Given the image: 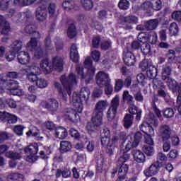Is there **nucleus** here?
Returning <instances> with one entry per match:
<instances>
[{
	"label": "nucleus",
	"mask_w": 181,
	"mask_h": 181,
	"mask_svg": "<svg viewBox=\"0 0 181 181\" xmlns=\"http://www.w3.org/2000/svg\"><path fill=\"white\" fill-rule=\"evenodd\" d=\"M61 83L63 86V88L60 89V83L55 82L54 87L58 89L59 94L62 97L64 101H67V94L70 95L71 94V89L74 86H76L78 81L74 74H70L68 78L65 75H62L60 78Z\"/></svg>",
	"instance_id": "1"
},
{
	"label": "nucleus",
	"mask_w": 181,
	"mask_h": 181,
	"mask_svg": "<svg viewBox=\"0 0 181 181\" xmlns=\"http://www.w3.org/2000/svg\"><path fill=\"white\" fill-rule=\"evenodd\" d=\"M142 139V134L139 132H137L134 136L132 137H128L126 140V145L124 148L121 149V153L117 163H127L128 160H129V158H131V154L128 153L132 148H136Z\"/></svg>",
	"instance_id": "2"
},
{
	"label": "nucleus",
	"mask_w": 181,
	"mask_h": 181,
	"mask_svg": "<svg viewBox=\"0 0 181 181\" xmlns=\"http://www.w3.org/2000/svg\"><path fill=\"white\" fill-rule=\"evenodd\" d=\"M154 127H158V121L155 119V117L148 119L146 122H144L143 124L140 126V129L144 132L145 136V141L147 145H150V146H153L155 142L153 141V139L152 136H155V130H153Z\"/></svg>",
	"instance_id": "3"
},
{
	"label": "nucleus",
	"mask_w": 181,
	"mask_h": 181,
	"mask_svg": "<svg viewBox=\"0 0 181 181\" xmlns=\"http://www.w3.org/2000/svg\"><path fill=\"white\" fill-rule=\"evenodd\" d=\"M8 75L5 74H0L1 84H3L4 88L8 90V94L11 95H23V90L19 89V83L13 80H8Z\"/></svg>",
	"instance_id": "4"
},
{
	"label": "nucleus",
	"mask_w": 181,
	"mask_h": 181,
	"mask_svg": "<svg viewBox=\"0 0 181 181\" xmlns=\"http://www.w3.org/2000/svg\"><path fill=\"white\" fill-rule=\"evenodd\" d=\"M90 94H91V92L90 91V89L87 88H82L81 89L80 95L77 93H73L71 102L78 112H82L83 101H88Z\"/></svg>",
	"instance_id": "5"
},
{
	"label": "nucleus",
	"mask_w": 181,
	"mask_h": 181,
	"mask_svg": "<svg viewBox=\"0 0 181 181\" xmlns=\"http://www.w3.org/2000/svg\"><path fill=\"white\" fill-rule=\"evenodd\" d=\"M84 64L88 69L87 75H84L83 68H81V66H76V73L78 75V77H79L80 78H86V84H88V83H90V81L93 80V76L95 73V68L93 66V61H91V58H90V57L86 58Z\"/></svg>",
	"instance_id": "6"
},
{
	"label": "nucleus",
	"mask_w": 181,
	"mask_h": 181,
	"mask_svg": "<svg viewBox=\"0 0 181 181\" xmlns=\"http://www.w3.org/2000/svg\"><path fill=\"white\" fill-rule=\"evenodd\" d=\"M50 2L51 0H40V6L35 11V17L40 22H44L45 19H47V5Z\"/></svg>",
	"instance_id": "7"
},
{
	"label": "nucleus",
	"mask_w": 181,
	"mask_h": 181,
	"mask_svg": "<svg viewBox=\"0 0 181 181\" xmlns=\"http://www.w3.org/2000/svg\"><path fill=\"white\" fill-rule=\"evenodd\" d=\"M110 138L101 137V144L103 146H107V153L111 156L115 152V144L119 141V138H118V136H113L112 139Z\"/></svg>",
	"instance_id": "8"
},
{
	"label": "nucleus",
	"mask_w": 181,
	"mask_h": 181,
	"mask_svg": "<svg viewBox=\"0 0 181 181\" xmlns=\"http://www.w3.org/2000/svg\"><path fill=\"white\" fill-rule=\"evenodd\" d=\"M119 167L117 175L118 178L116 181H136L138 177L136 176H133L130 178H128L127 176V173H128V170H129V165L125 163H117Z\"/></svg>",
	"instance_id": "9"
},
{
	"label": "nucleus",
	"mask_w": 181,
	"mask_h": 181,
	"mask_svg": "<svg viewBox=\"0 0 181 181\" xmlns=\"http://www.w3.org/2000/svg\"><path fill=\"white\" fill-rule=\"evenodd\" d=\"M24 71L26 73L28 80L33 83L37 81V76L40 74V68L36 64H34L32 66H27Z\"/></svg>",
	"instance_id": "10"
},
{
	"label": "nucleus",
	"mask_w": 181,
	"mask_h": 181,
	"mask_svg": "<svg viewBox=\"0 0 181 181\" xmlns=\"http://www.w3.org/2000/svg\"><path fill=\"white\" fill-rule=\"evenodd\" d=\"M142 8L144 11H160L162 9V1L160 0H150L146 1L142 4Z\"/></svg>",
	"instance_id": "11"
},
{
	"label": "nucleus",
	"mask_w": 181,
	"mask_h": 181,
	"mask_svg": "<svg viewBox=\"0 0 181 181\" xmlns=\"http://www.w3.org/2000/svg\"><path fill=\"white\" fill-rule=\"evenodd\" d=\"M41 106H42L43 108H46L51 112H56V111L59 110V101L53 98L48 99L46 101L41 102Z\"/></svg>",
	"instance_id": "12"
},
{
	"label": "nucleus",
	"mask_w": 181,
	"mask_h": 181,
	"mask_svg": "<svg viewBox=\"0 0 181 181\" xmlns=\"http://www.w3.org/2000/svg\"><path fill=\"white\" fill-rule=\"evenodd\" d=\"M107 83H111V79L108 74L104 71H99L96 75V84L99 87H103Z\"/></svg>",
	"instance_id": "13"
},
{
	"label": "nucleus",
	"mask_w": 181,
	"mask_h": 181,
	"mask_svg": "<svg viewBox=\"0 0 181 181\" xmlns=\"http://www.w3.org/2000/svg\"><path fill=\"white\" fill-rule=\"evenodd\" d=\"M74 107L75 108L74 110L69 108L65 110L64 117L66 119L71 121V122H76V121L80 119V116L77 115V112H78V111H77L76 107Z\"/></svg>",
	"instance_id": "14"
},
{
	"label": "nucleus",
	"mask_w": 181,
	"mask_h": 181,
	"mask_svg": "<svg viewBox=\"0 0 181 181\" xmlns=\"http://www.w3.org/2000/svg\"><path fill=\"white\" fill-rule=\"evenodd\" d=\"M123 62L126 64V66H134L136 63L135 55L133 54L132 52L126 50L123 52Z\"/></svg>",
	"instance_id": "15"
},
{
	"label": "nucleus",
	"mask_w": 181,
	"mask_h": 181,
	"mask_svg": "<svg viewBox=\"0 0 181 181\" xmlns=\"http://www.w3.org/2000/svg\"><path fill=\"white\" fill-rule=\"evenodd\" d=\"M166 84L173 93H176L177 91L179 94L181 93V83H177L176 80L172 78H167Z\"/></svg>",
	"instance_id": "16"
},
{
	"label": "nucleus",
	"mask_w": 181,
	"mask_h": 181,
	"mask_svg": "<svg viewBox=\"0 0 181 181\" xmlns=\"http://www.w3.org/2000/svg\"><path fill=\"white\" fill-rule=\"evenodd\" d=\"M124 22L126 24L124 29L126 30H131V29L134 28L132 25H136V23H138V17L132 15L127 16L124 18Z\"/></svg>",
	"instance_id": "17"
},
{
	"label": "nucleus",
	"mask_w": 181,
	"mask_h": 181,
	"mask_svg": "<svg viewBox=\"0 0 181 181\" xmlns=\"http://www.w3.org/2000/svg\"><path fill=\"white\" fill-rule=\"evenodd\" d=\"M159 134L163 140L169 139L172 134V128L169 125L162 124L160 127Z\"/></svg>",
	"instance_id": "18"
},
{
	"label": "nucleus",
	"mask_w": 181,
	"mask_h": 181,
	"mask_svg": "<svg viewBox=\"0 0 181 181\" xmlns=\"http://www.w3.org/2000/svg\"><path fill=\"white\" fill-rule=\"evenodd\" d=\"M0 28H1V35H8L11 32V24L1 15H0Z\"/></svg>",
	"instance_id": "19"
},
{
	"label": "nucleus",
	"mask_w": 181,
	"mask_h": 181,
	"mask_svg": "<svg viewBox=\"0 0 181 181\" xmlns=\"http://www.w3.org/2000/svg\"><path fill=\"white\" fill-rule=\"evenodd\" d=\"M103 117L104 113L93 111L91 122L95 127H100L103 125Z\"/></svg>",
	"instance_id": "20"
},
{
	"label": "nucleus",
	"mask_w": 181,
	"mask_h": 181,
	"mask_svg": "<svg viewBox=\"0 0 181 181\" xmlns=\"http://www.w3.org/2000/svg\"><path fill=\"white\" fill-rule=\"evenodd\" d=\"M51 69L62 71L63 70V58L62 57H55L52 59Z\"/></svg>",
	"instance_id": "21"
},
{
	"label": "nucleus",
	"mask_w": 181,
	"mask_h": 181,
	"mask_svg": "<svg viewBox=\"0 0 181 181\" xmlns=\"http://www.w3.org/2000/svg\"><path fill=\"white\" fill-rule=\"evenodd\" d=\"M42 145H38L36 143L29 145L27 148L24 149L25 153H29L30 155H36L39 152V149H43Z\"/></svg>",
	"instance_id": "22"
},
{
	"label": "nucleus",
	"mask_w": 181,
	"mask_h": 181,
	"mask_svg": "<svg viewBox=\"0 0 181 181\" xmlns=\"http://www.w3.org/2000/svg\"><path fill=\"white\" fill-rule=\"evenodd\" d=\"M17 59L18 60V63L21 64H28L29 62H30V56H29V53L23 51L19 52L17 56Z\"/></svg>",
	"instance_id": "23"
},
{
	"label": "nucleus",
	"mask_w": 181,
	"mask_h": 181,
	"mask_svg": "<svg viewBox=\"0 0 181 181\" xmlns=\"http://www.w3.org/2000/svg\"><path fill=\"white\" fill-rule=\"evenodd\" d=\"M107 107L108 102H107V100H99L96 103L93 111L95 112H101L102 114H104V111L107 109Z\"/></svg>",
	"instance_id": "24"
},
{
	"label": "nucleus",
	"mask_w": 181,
	"mask_h": 181,
	"mask_svg": "<svg viewBox=\"0 0 181 181\" xmlns=\"http://www.w3.org/2000/svg\"><path fill=\"white\" fill-rule=\"evenodd\" d=\"M23 46V42L20 40H16L11 45L10 52H13L14 53L18 54L20 50H22Z\"/></svg>",
	"instance_id": "25"
},
{
	"label": "nucleus",
	"mask_w": 181,
	"mask_h": 181,
	"mask_svg": "<svg viewBox=\"0 0 181 181\" xmlns=\"http://www.w3.org/2000/svg\"><path fill=\"white\" fill-rule=\"evenodd\" d=\"M40 73L44 71V73L49 74L52 71V66H49V59H45L41 61L40 64Z\"/></svg>",
	"instance_id": "26"
},
{
	"label": "nucleus",
	"mask_w": 181,
	"mask_h": 181,
	"mask_svg": "<svg viewBox=\"0 0 181 181\" xmlns=\"http://www.w3.org/2000/svg\"><path fill=\"white\" fill-rule=\"evenodd\" d=\"M70 59L74 63H77L80 56H78V51H77V46L73 44L71 47Z\"/></svg>",
	"instance_id": "27"
},
{
	"label": "nucleus",
	"mask_w": 181,
	"mask_h": 181,
	"mask_svg": "<svg viewBox=\"0 0 181 181\" xmlns=\"http://www.w3.org/2000/svg\"><path fill=\"white\" fill-rule=\"evenodd\" d=\"M170 74H172V68L170 66V64H167L163 67L161 72L162 80H167L168 78H170V77H169Z\"/></svg>",
	"instance_id": "28"
},
{
	"label": "nucleus",
	"mask_w": 181,
	"mask_h": 181,
	"mask_svg": "<svg viewBox=\"0 0 181 181\" xmlns=\"http://www.w3.org/2000/svg\"><path fill=\"white\" fill-rule=\"evenodd\" d=\"M67 130L64 127H58L55 130V136L59 139H64L67 138Z\"/></svg>",
	"instance_id": "29"
},
{
	"label": "nucleus",
	"mask_w": 181,
	"mask_h": 181,
	"mask_svg": "<svg viewBox=\"0 0 181 181\" xmlns=\"http://www.w3.org/2000/svg\"><path fill=\"white\" fill-rule=\"evenodd\" d=\"M132 155L136 162H138L139 163H143V162L145 160V154H144L142 151L139 150L133 151Z\"/></svg>",
	"instance_id": "30"
},
{
	"label": "nucleus",
	"mask_w": 181,
	"mask_h": 181,
	"mask_svg": "<svg viewBox=\"0 0 181 181\" xmlns=\"http://www.w3.org/2000/svg\"><path fill=\"white\" fill-rule=\"evenodd\" d=\"M80 4L83 9L90 12L94 8V2L93 0H80Z\"/></svg>",
	"instance_id": "31"
},
{
	"label": "nucleus",
	"mask_w": 181,
	"mask_h": 181,
	"mask_svg": "<svg viewBox=\"0 0 181 181\" xmlns=\"http://www.w3.org/2000/svg\"><path fill=\"white\" fill-rule=\"evenodd\" d=\"M158 173V167L152 164L148 168L144 170V174L146 177H151V176H155Z\"/></svg>",
	"instance_id": "32"
},
{
	"label": "nucleus",
	"mask_w": 181,
	"mask_h": 181,
	"mask_svg": "<svg viewBox=\"0 0 181 181\" xmlns=\"http://www.w3.org/2000/svg\"><path fill=\"white\" fill-rule=\"evenodd\" d=\"M37 0H13L14 5L18 6H29L33 5Z\"/></svg>",
	"instance_id": "33"
},
{
	"label": "nucleus",
	"mask_w": 181,
	"mask_h": 181,
	"mask_svg": "<svg viewBox=\"0 0 181 181\" xmlns=\"http://www.w3.org/2000/svg\"><path fill=\"white\" fill-rule=\"evenodd\" d=\"M159 25V21L158 19L150 20L146 23V29L147 30H153Z\"/></svg>",
	"instance_id": "34"
},
{
	"label": "nucleus",
	"mask_w": 181,
	"mask_h": 181,
	"mask_svg": "<svg viewBox=\"0 0 181 181\" xmlns=\"http://www.w3.org/2000/svg\"><path fill=\"white\" fill-rule=\"evenodd\" d=\"M71 149V143L67 141H62L60 142L59 151L62 153L64 152H69Z\"/></svg>",
	"instance_id": "35"
},
{
	"label": "nucleus",
	"mask_w": 181,
	"mask_h": 181,
	"mask_svg": "<svg viewBox=\"0 0 181 181\" xmlns=\"http://www.w3.org/2000/svg\"><path fill=\"white\" fill-rule=\"evenodd\" d=\"M122 98L123 101L124 103H127L128 105H129V104H134V103H135V101H134V97L129 94V91L128 90H124L123 92Z\"/></svg>",
	"instance_id": "36"
},
{
	"label": "nucleus",
	"mask_w": 181,
	"mask_h": 181,
	"mask_svg": "<svg viewBox=\"0 0 181 181\" xmlns=\"http://www.w3.org/2000/svg\"><path fill=\"white\" fill-rule=\"evenodd\" d=\"M148 78H155L158 74V69L153 65H150L146 71Z\"/></svg>",
	"instance_id": "37"
},
{
	"label": "nucleus",
	"mask_w": 181,
	"mask_h": 181,
	"mask_svg": "<svg viewBox=\"0 0 181 181\" xmlns=\"http://www.w3.org/2000/svg\"><path fill=\"white\" fill-rule=\"evenodd\" d=\"M168 30L170 36H176L179 33V26H177V24L175 22L171 23Z\"/></svg>",
	"instance_id": "38"
},
{
	"label": "nucleus",
	"mask_w": 181,
	"mask_h": 181,
	"mask_svg": "<svg viewBox=\"0 0 181 181\" xmlns=\"http://www.w3.org/2000/svg\"><path fill=\"white\" fill-rule=\"evenodd\" d=\"M62 6L65 11H71L76 8V4L73 1L67 0L62 3Z\"/></svg>",
	"instance_id": "39"
},
{
	"label": "nucleus",
	"mask_w": 181,
	"mask_h": 181,
	"mask_svg": "<svg viewBox=\"0 0 181 181\" xmlns=\"http://www.w3.org/2000/svg\"><path fill=\"white\" fill-rule=\"evenodd\" d=\"M137 39L140 43L144 44V43H148L149 40V34L147 33H144L141 32L139 33Z\"/></svg>",
	"instance_id": "40"
},
{
	"label": "nucleus",
	"mask_w": 181,
	"mask_h": 181,
	"mask_svg": "<svg viewBox=\"0 0 181 181\" xmlns=\"http://www.w3.org/2000/svg\"><path fill=\"white\" fill-rule=\"evenodd\" d=\"M21 179H23V175L16 173H11L7 177V180L8 181H18L21 180Z\"/></svg>",
	"instance_id": "41"
},
{
	"label": "nucleus",
	"mask_w": 181,
	"mask_h": 181,
	"mask_svg": "<svg viewBox=\"0 0 181 181\" xmlns=\"http://www.w3.org/2000/svg\"><path fill=\"white\" fill-rule=\"evenodd\" d=\"M138 91L134 93V98L136 100V101H139V103H142V101H144V95H142V93L141 92V90H139V89L138 88V87H132V91Z\"/></svg>",
	"instance_id": "42"
},
{
	"label": "nucleus",
	"mask_w": 181,
	"mask_h": 181,
	"mask_svg": "<svg viewBox=\"0 0 181 181\" xmlns=\"http://www.w3.org/2000/svg\"><path fill=\"white\" fill-rule=\"evenodd\" d=\"M142 149L147 156H153L155 153V148L152 146L144 145Z\"/></svg>",
	"instance_id": "43"
},
{
	"label": "nucleus",
	"mask_w": 181,
	"mask_h": 181,
	"mask_svg": "<svg viewBox=\"0 0 181 181\" xmlns=\"http://www.w3.org/2000/svg\"><path fill=\"white\" fill-rule=\"evenodd\" d=\"M48 5V13L49 15L50 18H54L56 16V4L53 3H49L47 4Z\"/></svg>",
	"instance_id": "44"
},
{
	"label": "nucleus",
	"mask_w": 181,
	"mask_h": 181,
	"mask_svg": "<svg viewBox=\"0 0 181 181\" xmlns=\"http://www.w3.org/2000/svg\"><path fill=\"white\" fill-rule=\"evenodd\" d=\"M134 116L132 115H126L124 117V128H129L132 125Z\"/></svg>",
	"instance_id": "45"
},
{
	"label": "nucleus",
	"mask_w": 181,
	"mask_h": 181,
	"mask_svg": "<svg viewBox=\"0 0 181 181\" xmlns=\"http://www.w3.org/2000/svg\"><path fill=\"white\" fill-rule=\"evenodd\" d=\"M68 37L69 39H73L77 35V33L76 32V26L74 25H71L67 31Z\"/></svg>",
	"instance_id": "46"
},
{
	"label": "nucleus",
	"mask_w": 181,
	"mask_h": 181,
	"mask_svg": "<svg viewBox=\"0 0 181 181\" xmlns=\"http://www.w3.org/2000/svg\"><path fill=\"white\" fill-rule=\"evenodd\" d=\"M118 109L112 107H110L107 110V118L108 119H114L115 118V115H117V110Z\"/></svg>",
	"instance_id": "47"
},
{
	"label": "nucleus",
	"mask_w": 181,
	"mask_h": 181,
	"mask_svg": "<svg viewBox=\"0 0 181 181\" xmlns=\"http://www.w3.org/2000/svg\"><path fill=\"white\" fill-rule=\"evenodd\" d=\"M36 86L38 88H46L47 87V81L45 78H38L36 81Z\"/></svg>",
	"instance_id": "48"
},
{
	"label": "nucleus",
	"mask_w": 181,
	"mask_h": 181,
	"mask_svg": "<svg viewBox=\"0 0 181 181\" xmlns=\"http://www.w3.org/2000/svg\"><path fill=\"white\" fill-rule=\"evenodd\" d=\"M140 49L143 54H149L151 53V45L148 43H143Z\"/></svg>",
	"instance_id": "49"
},
{
	"label": "nucleus",
	"mask_w": 181,
	"mask_h": 181,
	"mask_svg": "<svg viewBox=\"0 0 181 181\" xmlns=\"http://www.w3.org/2000/svg\"><path fill=\"white\" fill-rule=\"evenodd\" d=\"M6 156L7 158H10L11 159H21L22 158V156H21V153L13 152V151H8L6 153Z\"/></svg>",
	"instance_id": "50"
},
{
	"label": "nucleus",
	"mask_w": 181,
	"mask_h": 181,
	"mask_svg": "<svg viewBox=\"0 0 181 181\" xmlns=\"http://www.w3.org/2000/svg\"><path fill=\"white\" fill-rule=\"evenodd\" d=\"M122 87H124V81L122 79H116L115 84V91H116V93L121 91V90H122Z\"/></svg>",
	"instance_id": "51"
},
{
	"label": "nucleus",
	"mask_w": 181,
	"mask_h": 181,
	"mask_svg": "<svg viewBox=\"0 0 181 181\" xmlns=\"http://www.w3.org/2000/svg\"><path fill=\"white\" fill-rule=\"evenodd\" d=\"M105 93L107 95H111L114 91V88L111 85V82H107L105 85Z\"/></svg>",
	"instance_id": "52"
},
{
	"label": "nucleus",
	"mask_w": 181,
	"mask_h": 181,
	"mask_svg": "<svg viewBox=\"0 0 181 181\" xmlns=\"http://www.w3.org/2000/svg\"><path fill=\"white\" fill-rule=\"evenodd\" d=\"M23 129H25V127L22 124L16 125L13 128V132L16 135L21 136L23 135Z\"/></svg>",
	"instance_id": "53"
},
{
	"label": "nucleus",
	"mask_w": 181,
	"mask_h": 181,
	"mask_svg": "<svg viewBox=\"0 0 181 181\" xmlns=\"http://www.w3.org/2000/svg\"><path fill=\"white\" fill-rule=\"evenodd\" d=\"M118 6L119 9H124V11H127L128 8H129V1L127 0H120Z\"/></svg>",
	"instance_id": "54"
},
{
	"label": "nucleus",
	"mask_w": 181,
	"mask_h": 181,
	"mask_svg": "<svg viewBox=\"0 0 181 181\" xmlns=\"http://www.w3.org/2000/svg\"><path fill=\"white\" fill-rule=\"evenodd\" d=\"M102 86H99L98 88H95L93 92L92 93L93 97L95 98H98V97H101V95L103 93Z\"/></svg>",
	"instance_id": "55"
},
{
	"label": "nucleus",
	"mask_w": 181,
	"mask_h": 181,
	"mask_svg": "<svg viewBox=\"0 0 181 181\" xmlns=\"http://www.w3.org/2000/svg\"><path fill=\"white\" fill-rule=\"evenodd\" d=\"M119 106V96L115 95V97L111 101L110 107L118 110Z\"/></svg>",
	"instance_id": "56"
},
{
	"label": "nucleus",
	"mask_w": 181,
	"mask_h": 181,
	"mask_svg": "<svg viewBox=\"0 0 181 181\" xmlns=\"http://www.w3.org/2000/svg\"><path fill=\"white\" fill-rule=\"evenodd\" d=\"M168 160V157L165 153L160 152L157 154V162L158 163H163V162H166Z\"/></svg>",
	"instance_id": "57"
},
{
	"label": "nucleus",
	"mask_w": 181,
	"mask_h": 181,
	"mask_svg": "<svg viewBox=\"0 0 181 181\" xmlns=\"http://www.w3.org/2000/svg\"><path fill=\"white\" fill-rule=\"evenodd\" d=\"M153 84L154 88H158V90H159V88H165V85H163V83L162 82V81L159 79H156V78L153 79Z\"/></svg>",
	"instance_id": "58"
},
{
	"label": "nucleus",
	"mask_w": 181,
	"mask_h": 181,
	"mask_svg": "<svg viewBox=\"0 0 181 181\" xmlns=\"http://www.w3.org/2000/svg\"><path fill=\"white\" fill-rule=\"evenodd\" d=\"M170 141L168 139L163 140V152H169L170 151Z\"/></svg>",
	"instance_id": "59"
},
{
	"label": "nucleus",
	"mask_w": 181,
	"mask_h": 181,
	"mask_svg": "<svg viewBox=\"0 0 181 181\" xmlns=\"http://www.w3.org/2000/svg\"><path fill=\"white\" fill-rule=\"evenodd\" d=\"M9 2H11V0H1L0 9H1V11H6L9 6Z\"/></svg>",
	"instance_id": "60"
},
{
	"label": "nucleus",
	"mask_w": 181,
	"mask_h": 181,
	"mask_svg": "<svg viewBox=\"0 0 181 181\" xmlns=\"http://www.w3.org/2000/svg\"><path fill=\"white\" fill-rule=\"evenodd\" d=\"M163 115L165 118H172L175 115V112L172 108H167L164 110Z\"/></svg>",
	"instance_id": "61"
},
{
	"label": "nucleus",
	"mask_w": 181,
	"mask_h": 181,
	"mask_svg": "<svg viewBox=\"0 0 181 181\" xmlns=\"http://www.w3.org/2000/svg\"><path fill=\"white\" fill-rule=\"evenodd\" d=\"M149 66H151L149 64V62L147 59H144L139 65L140 69H141L142 71H145V70H148L149 69Z\"/></svg>",
	"instance_id": "62"
},
{
	"label": "nucleus",
	"mask_w": 181,
	"mask_h": 181,
	"mask_svg": "<svg viewBox=\"0 0 181 181\" xmlns=\"http://www.w3.org/2000/svg\"><path fill=\"white\" fill-rule=\"evenodd\" d=\"M91 57L93 60L97 62L100 60V57H101V53L99 51L93 50L91 52Z\"/></svg>",
	"instance_id": "63"
},
{
	"label": "nucleus",
	"mask_w": 181,
	"mask_h": 181,
	"mask_svg": "<svg viewBox=\"0 0 181 181\" xmlns=\"http://www.w3.org/2000/svg\"><path fill=\"white\" fill-rule=\"evenodd\" d=\"M172 18L173 19H175V21H178L179 22H181V11H177L173 12L172 13Z\"/></svg>",
	"instance_id": "64"
}]
</instances>
